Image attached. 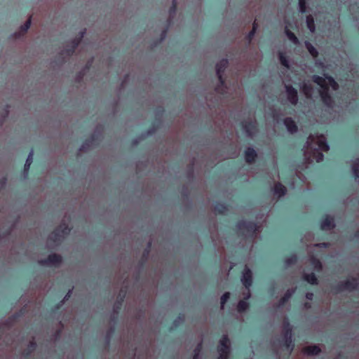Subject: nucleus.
<instances>
[{
	"label": "nucleus",
	"instance_id": "27",
	"mask_svg": "<svg viewBox=\"0 0 359 359\" xmlns=\"http://www.w3.org/2000/svg\"><path fill=\"white\" fill-rule=\"evenodd\" d=\"M306 25L308 29L311 32H314L316 30V25L314 22V18L311 15H309L306 18Z\"/></svg>",
	"mask_w": 359,
	"mask_h": 359
},
{
	"label": "nucleus",
	"instance_id": "46",
	"mask_svg": "<svg viewBox=\"0 0 359 359\" xmlns=\"http://www.w3.org/2000/svg\"><path fill=\"white\" fill-rule=\"evenodd\" d=\"M313 297H314V294L313 292H307L306 294V298L308 299V300H310V301H312L313 299Z\"/></svg>",
	"mask_w": 359,
	"mask_h": 359
},
{
	"label": "nucleus",
	"instance_id": "44",
	"mask_svg": "<svg viewBox=\"0 0 359 359\" xmlns=\"http://www.w3.org/2000/svg\"><path fill=\"white\" fill-rule=\"evenodd\" d=\"M315 246L317 248H327L330 246V243H325V242L319 243L316 244Z\"/></svg>",
	"mask_w": 359,
	"mask_h": 359
},
{
	"label": "nucleus",
	"instance_id": "12",
	"mask_svg": "<svg viewBox=\"0 0 359 359\" xmlns=\"http://www.w3.org/2000/svg\"><path fill=\"white\" fill-rule=\"evenodd\" d=\"M285 90L288 101L292 105L295 106L298 102V93L297 89L291 85H287L285 86Z\"/></svg>",
	"mask_w": 359,
	"mask_h": 359
},
{
	"label": "nucleus",
	"instance_id": "25",
	"mask_svg": "<svg viewBox=\"0 0 359 359\" xmlns=\"http://www.w3.org/2000/svg\"><path fill=\"white\" fill-rule=\"evenodd\" d=\"M305 46L313 57L316 58L318 56V51L309 41H305Z\"/></svg>",
	"mask_w": 359,
	"mask_h": 359
},
{
	"label": "nucleus",
	"instance_id": "54",
	"mask_svg": "<svg viewBox=\"0 0 359 359\" xmlns=\"http://www.w3.org/2000/svg\"><path fill=\"white\" fill-rule=\"evenodd\" d=\"M165 34H166V30H164L163 32V33H162V37L161 38L163 39L165 37Z\"/></svg>",
	"mask_w": 359,
	"mask_h": 359
},
{
	"label": "nucleus",
	"instance_id": "40",
	"mask_svg": "<svg viewBox=\"0 0 359 359\" xmlns=\"http://www.w3.org/2000/svg\"><path fill=\"white\" fill-rule=\"evenodd\" d=\"M31 26V18H29L26 22L21 26L20 29L22 33H26Z\"/></svg>",
	"mask_w": 359,
	"mask_h": 359
},
{
	"label": "nucleus",
	"instance_id": "4",
	"mask_svg": "<svg viewBox=\"0 0 359 359\" xmlns=\"http://www.w3.org/2000/svg\"><path fill=\"white\" fill-rule=\"evenodd\" d=\"M71 228L65 223L59 225L49 236L53 242H59L70 233Z\"/></svg>",
	"mask_w": 359,
	"mask_h": 359
},
{
	"label": "nucleus",
	"instance_id": "13",
	"mask_svg": "<svg viewBox=\"0 0 359 359\" xmlns=\"http://www.w3.org/2000/svg\"><path fill=\"white\" fill-rule=\"evenodd\" d=\"M336 226L334 218L330 215H325L320 219V229L322 230H332Z\"/></svg>",
	"mask_w": 359,
	"mask_h": 359
},
{
	"label": "nucleus",
	"instance_id": "14",
	"mask_svg": "<svg viewBox=\"0 0 359 359\" xmlns=\"http://www.w3.org/2000/svg\"><path fill=\"white\" fill-rule=\"evenodd\" d=\"M284 125L285 126L287 130L291 133H296L298 130L297 125L295 121L291 117L285 118L283 120Z\"/></svg>",
	"mask_w": 359,
	"mask_h": 359
},
{
	"label": "nucleus",
	"instance_id": "11",
	"mask_svg": "<svg viewBox=\"0 0 359 359\" xmlns=\"http://www.w3.org/2000/svg\"><path fill=\"white\" fill-rule=\"evenodd\" d=\"M219 353H230V340L227 335H223L219 340L217 346Z\"/></svg>",
	"mask_w": 359,
	"mask_h": 359
},
{
	"label": "nucleus",
	"instance_id": "18",
	"mask_svg": "<svg viewBox=\"0 0 359 359\" xmlns=\"http://www.w3.org/2000/svg\"><path fill=\"white\" fill-rule=\"evenodd\" d=\"M286 187L280 182L276 183L273 187V194L278 198L283 197L286 194Z\"/></svg>",
	"mask_w": 359,
	"mask_h": 359
},
{
	"label": "nucleus",
	"instance_id": "50",
	"mask_svg": "<svg viewBox=\"0 0 359 359\" xmlns=\"http://www.w3.org/2000/svg\"><path fill=\"white\" fill-rule=\"evenodd\" d=\"M114 332V328H110V330L107 332V338L108 340L109 339L110 334H112Z\"/></svg>",
	"mask_w": 359,
	"mask_h": 359
},
{
	"label": "nucleus",
	"instance_id": "20",
	"mask_svg": "<svg viewBox=\"0 0 359 359\" xmlns=\"http://www.w3.org/2000/svg\"><path fill=\"white\" fill-rule=\"evenodd\" d=\"M95 141V135H92L83 142L80 148V150L83 151L88 150L93 146Z\"/></svg>",
	"mask_w": 359,
	"mask_h": 359
},
{
	"label": "nucleus",
	"instance_id": "56",
	"mask_svg": "<svg viewBox=\"0 0 359 359\" xmlns=\"http://www.w3.org/2000/svg\"><path fill=\"white\" fill-rule=\"evenodd\" d=\"M148 254H149V250H146L145 252H144V255L147 256Z\"/></svg>",
	"mask_w": 359,
	"mask_h": 359
},
{
	"label": "nucleus",
	"instance_id": "57",
	"mask_svg": "<svg viewBox=\"0 0 359 359\" xmlns=\"http://www.w3.org/2000/svg\"><path fill=\"white\" fill-rule=\"evenodd\" d=\"M190 170H191V173L192 174V172H193V165H191V166L190 168Z\"/></svg>",
	"mask_w": 359,
	"mask_h": 359
},
{
	"label": "nucleus",
	"instance_id": "32",
	"mask_svg": "<svg viewBox=\"0 0 359 359\" xmlns=\"http://www.w3.org/2000/svg\"><path fill=\"white\" fill-rule=\"evenodd\" d=\"M292 292L288 290L285 293V294L280 299V300L278 302V306H284L289 301V299L292 297Z\"/></svg>",
	"mask_w": 359,
	"mask_h": 359
},
{
	"label": "nucleus",
	"instance_id": "2",
	"mask_svg": "<svg viewBox=\"0 0 359 359\" xmlns=\"http://www.w3.org/2000/svg\"><path fill=\"white\" fill-rule=\"evenodd\" d=\"M280 341L281 346L289 351L290 354L293 351L294 343L293 341L292 328L288 320L284 322L283 337Z\"/></svg>",
	"mask_w": 359,
	"mask_h": 359
},
{
	"label": "nucleus",
	"instance_id": "41",
	"mask_svg": "<svg viewBox=\"0 0 359 359\" xmlns=\"http://www.w3.org/2000/svg\"><path fill=\"white\" fill-rule=\"evenodd\" d=\"M177 0H172V6H170V8L169 9L170 15H172L175 13L176 11H177Z\"/></svg>",
	"mask_w": 359,
	"mask_h": 359
},
{
	"label": "nucleus",
	"instance_id": "6",
	"mask_svg": "<svg viewBox=\"0 0 359 359\" xmlns=\"http://www.w3.org/2000/svg\"><path fill=\"white\" fill-rule=\"evenodd\" d=\"M62 262V257L58 254H50L47 258L39 261V264L41 266L58 267Z\"/></svg>",
	"mask_w": 359,
	"mask_h": 359
},
{
	"label": "nucleus",
	"instance_id": "1",
	"mask_svg": "<svg viewBox=\"0 0 359 359\" xmlns=\"http://www.w3.org/2000/svg\"><path fill=\"white\" fill-rule=\"evenodd\" d=\"M229 65V61L224 58L216 64V74L219 80V84L215 87V90L217 93L224 95L226 90L225 79L223 76L224 72Z\"/></svg>",
	"mask_w": 359,
	"mask_h": 359
},
{
	"label": "nucleus",
	"instance_id": "58",
	"mask_svg": "<svg viewBox=\"0 0 359 359\" xmlns=\"http://www.w3.org/2000/svg\"><path fill=\"white\" fill-rule=\"evenodd\" d=\"M305 306H306V307H309V303H306V304H305Z\"/></svg>",
	"mask_w": 359,
	"mask_h": 359
},
{
	"label": "nucleus",
	"instance_id": "31",
	"mask_svg": "<svg viewBox=\"0 0 359 359\" xmlns=\"http://www.w3.org/2000/svg\"><path fill=\"white\" fill-rule=\"evenodd\" d=\"M306 97H310L313 91V87L310 83H304L301 87Z\"/></svg>",
	"mask_w": 359,
	"mask_h": 359
},
{
	"label": "nucleus",
	"instance_id": "21",
	"mask_svg": "<svg viewBox=\"0 0 359 359\" xmlns=\"http://www.w3.org/2000/svg\"><path fill=\"white\" fill-rule=\"evenodd\" d=\"M303 278L305 281L312 285H316L318 284V280L314 273H304Z\"/></svg>",
	"mask_w": 359,
	"mask_h": 359
},
{
	"label": "nucleus",
	"instance_id": "52",
	"mask_svg": "<svg viewBox=\"0 0 359 359\" xmlns=\"http://www.w3.org/2000/svg\"><path fill=\"white\" fill-rule=\"evenodd\" d=\"M257 28H258V23L257 22V20H255L253 23H252V29H255V32H257Z\"/></svg>",
	"mask_w": 359,
	"mask_h": 359
},
{
	"label": "nucleus",
	"instance_id": "49",
	"mask_svg": "<svg viewBox=\"0 0 359 359\" xmlns=\"http://www.w3.org/2000/svg\"><path fill=\"white\" fill-rule=\"evenodd\" d=\"M317 154H318V160H317V161L320 162V161H322L323 159L324 156L320 151H317Z\"/></svg>",
	"mask_w": 359,
	"mask_h": 359
},
{
	"label": "nucleus",
	"instance_id": "24",
	"mask_svg": "<svg viewBox=\"0 0 359 359\" xmlns=\"http://www.w3.org/2000/svg\"><path fill=\"white\" fill-rule=\"evenodd\" d=\"M36 344L34 340L29 341L28 347L24 351V355L25 358H29L32 355V352L35 350Z\"/></svg>",
	"mask_w": 359,
	"mask_h": 359
},
{
	"label": "nucleus",
	"instance_id": "8",
	"mask_svg": "<svg viewBox=\"0 0 359 359\" xmlns=\"http://www.w3.org/2000/svg\"><path fill=\"white\" fill-rule=\"evenodd\" d=\"M127 293L126 288H121L119 291V293L116 297V300L113 306L114 313L116 314H118L121 309H122L123 304L124 302Z\"/></svg>",
	"mask_w": 359,
	"mask_h": 359
},
{
	"label": "nucleus",
	"instance_id": "35",
	"mask_svg": "<svg viewBox=\"0 0 359 359\" xmlns=\"http://www.w3.org/2000/svg\"><path fill=\"white\" fill-rule=\"evenodd\" d=\"M311 264H313V266L314 269H315L317 271H321V270H322V269H323V265H322L321 262H320L318 259H317V258H316V257H313L311 259Z\"/></svg>",
	"mask_w": 359,
	"mask_h": 359
},
{
	"label": "nucleus",
	"instance_id": "37",
	"mask_svg": "<svg viewBox=\"0 0 359 359\" xmlns=\"http://www.w3.org/2000/svg\"><path fill=\"white\" fill-rule=\"evenodd\" d=\"M325 79L327 81L329 86H330L334 90H337L338 88L339 85L332 76L325 75Z\"/></svg>",
	"mask_w": 359,
	"mask_h": 359
},
{
	"label": "nucleus",
	"instance_id": "30",
	"mask_svg": "<svg viewBox=\"0 0 359 359\" xmlns=\"http://www.w3.org/2000/svg\"><path fill=\"white\" fill-rule=\"evenodd\" d=\"M285 35L287 36L290 41H291L294 44L299 43V39L296 36V35L291 32L287 27L285 28Z\"/></svg>",
	"mask_w": 359,
	"mask_h": 359
},
{
	"label": "nucleus",
	"instance_id": "29",
	"mask_svg": "<svg viewBox=\"0 0 359 359\" xmlns=\"http://www.w3.org/2000/svg\"><path fill=\"white\" fill-rule=\"evenodd\" d=\"M184 321V317L183 315H179L172 322L170 330H175L178 328L181 324Z\"/></svg>",
	"mask_w": 359,
	"mask_h": 359
},
{
	"label": "nucleus",
	"instance_id": "17",
	"mask_svg": "<svg viewBox=\"0 0 359 359\" xmlns=\"http://www.w3.org/2000/svg\"><path fill=\"white\" fill-rule=\"evenodd\" d=\"M250 297V293L248 292L245 298L238 302L237 305V311L239 313H243L248 309L249 303L248 302V300Z\"/></svg>",
	"mask_w": 359,
	"mask_h": 359
},
{
	"label": "nucleus",
	"instance_id": "3",
	"mask_svg": "<svg viewBox=\"0 0 359 359\" xmlns=\"http://www.w3.org/2000/svg\"><path fill=\"white\" fill-rule=\"evenodd\" d=\"M237 230L244 235L245 232L249 233L251 237H254L258 230L257 224L254 222H247L245 220H240L236 224Z\"/></svg>",
	"mask_w": 359,
	"mask_h": 359
},
{
	"label": "nucleus",
	"instance_id": "48",
	"mask_svg": "<svg viewBox=\"0 0 359 359\" xmlns=\"http://www.w3.org/2000/svg\"><path fill=\"white\" fill-rule=\"evenodd\" d=\"M20 315H13L11 316L8 320H7V323H9L11 321L15 320L17 318H18Z\"/></svg>",
	"mask_w": 359,
	"mask_h": 359
},
{
	"label": "nucleus",
	"instance_id": "19",
	"mask_svg": "<svg viewBox=\"0 0 359 359\" xmlns=\"http://www.w3.org/2000/svg\"><path fill=\"white\" fill-rule=\"evenodd\" d=\"M241 125L248 136H251L252 132L256 129L255 124L252 121H244Z\"/></svg>",
	"mask_w": 359,
	"mask_h": 359
},
{
	"label": "nucleus",
	"instance_id": "53",
	"mask_svg": "<svg viewBox=\"0 0 359 359\" xmlns=\"http://www.w3.org/2000/svg\"><path fill=\"white\" fill-rule=\"evenodd\" d=\"M354 236L359 238V229L355 232Z\"/></svg>",
	"mask_w": 359,
	"mask_h": 359
},
{
	"label": "nucleus",
	"instance_id": "28",
	"mask_svg": "<svg viewBox=\"0 0 359 359\" xmlns=\"http://www.w3.org/2000/svg\"><path fill=\"white\" fill-rule=\"evenodd\" d=\"M33 156H34V151H33V149H32L29 154H28V156L26 159V161H25V163L24 165V171L25 172H28L29 168H30V166L32 163V161H33Z\"/></svg>",
	"mask_w": 359,
	"mask_h": 359
},
{
	"label": "nucleus",
	"instance_id": "43",
	"mask_svg": "<svg viewBox=\"0 0 359 359\" xmlns=\"http://www.w3.org/2000/svg\"><path fill=\"white\" fill-rule=\"evenodd\" d=\"M255 33H256L255 29H252V30L248 33V34L246 36V39H247L248 43H251L252 39L255 36Z\"/></svg>",
	"mask_w": 359,
	"mask_h": 359
},
{
	"label": "nucleus",
	"instance_id": "9",
	"mask_svg": "<svg viewBox=\"0 0 359 359\" xmlns=\"http://www.w3.org/2000/svg\"><path fill=\"white\" fill-rule=\"evenodd\" d=\"M319 94L324 105L330 108L333 107L334 100L330 93L329 86L320 90Z\"/></svg>",
	"mask_w": 359,
	"mask_h": 359
},
{
	"label": "nucleus",
	"instance_id": "7",
	"mask_svg": "<svg viewBox=\"0 0 359 359\" xmlns=\"http://www.w3.org/2000/svg\"><path fill=\"white\" fill-rule=\"evenodd\" d=\"M85 34V32H81L80 33V35L78 37H76L71 41V46L67 47L66 49H65L62 54H64L67 55V57H71L74 53L76 48L81 43V41L82 38L83 37V35Z\"/></svg>",
	"mask_w": 359,
	"mask_h": 359
},
{
	"label": "nucleus",
	"instance_id": "26",
	"mask_svg": "<svg viewBox=\"0 0 359 359\" xmlns=\"http://www.w3.org/2000/svg\"><path fill=\"white\" fill-rule=\"evenodd\" d=\"M351 168L353 170V177L356 180L359 178V158H356L353 161Z\"/></svg>",
	"mask_w": 359,
	"mask_h": 359
},
{
	"label": "nucleus",
	"instance_id": "45",
	"mask_svg": "<svg viewBox=\"0 0 359 359\" xmlns=\"http://www.w3.org/2000/svg\"><path fill=\"white\" fill-rule=\"evenodd\" d=\"M230 353H219L217 359H229Z\"/></svg>",
	"mask_w": 359,
	"mask_h": 359
},
{
	"label": "nucleus",
	"instance_id": "5",
	"mask_svg": "<svg viewBox=\"0 0 359 359\" xmlns=\"http://www.w3.org/2000/svg\"><path fill=\"white\" fill-rule=\"evenodd\" d=\"M358 287V281L355 278L346 280L343 282L339 283L334 287V290L336 293L341 292L342 291H353L357 290Z\"/></svg>",
	"mask_w": 359,
	"mask_h": 359
},
{
	"label": "nucleus",
	"instance_id": "34",
	"mask_svg": "<svg viewBox=\"0 0 359 359\" xmlns=\"http://www.w3.org/2000/svg\"><path fill=\"white\" fill-rule=\"evenodd\" d=\"M318 146L320 150L322 151H328L330 149V146L327 141L323 138V140H319L318 142Z\"/></svg>",
	"mask_w": 359,
	"mask_h": 359
},
{
	"label": "nucleus",
	"instance_id": "16",
	"mask_svg": "<svg viewBox=\"0 0 359 359\" xmlns=\"http://www.w3.org/2000/svg\"><path fill=\"white\" fill-rule=\"evenodd\" d=\"M302 352L307 355H317L320 353L321 349L318 345L308 346L302 349Z\"/></svg>",
	"mask_w": 359,
	"mask_h": 359
},
{
	"label": "nucleus",
	"instance_id": "47",
	"mask_svg": "<svg viewBox=\"0 0 359 359\" xmlns=\"http://www.w3.org/2000/svg\"><path fill=\"white\" fill-rule=\"evenodd\" d=\"M63 304H64V301H61L60 303H58V304H55V305L54 306L53 310H54V311L59 310V309L62 307V306L63 305Z\"/></svg>",
	"mask_w": 359,
	"mask_h": 359
},
{
	"label": "nucleus",
	"instance_id": "38",
	"mask_svg": "<svg viewBox=\"0 0 359 359\" xmlns=\"http://www.w3.org/2000/svg\"><path fill=\"white\" fill-rule=\"evenodd\" d=\"M299 6L301 13H307V2L306 0H299Z\"/></svg>",
	"mask_w": 359,
	"mask_h": 359
},
{
	"label": "nucleus",
	"instance_id": "39",
	"mask_svg": "<svg viewBox=\"0 0 359 359\" xmlns=\"http://www.w3.org/2000/svg\"><path fill=\"white\" fill-rule=\"evenodd\" d=\"M229 298H230V293L229 292H226L222 294V296L220 298V304H221L222 309L224 308V305L228 302Z\"/></svg>",
	"mask_w": 359,
	"mask_h": 359
},
{
	"label": "nucleus",
	"instance_id": "36",
	"mask_svg": "<svg viewBox=\"0 0 359 359\" xmlns=\"http://www.w3.org/2000/svg\"><path fill=\"white\" fill-rule=\"evenodd\" d=\"M297 262V257L296 255L292 254L287 257L285 259V264L290 266L292 264H295Z\"/></svg>",
	"mask_w": 359,
	"mask_h": 359
},
{
	"label": "nucleus",
	"instance_id": "42",
	"mask_svg": "<svg viewBox=\"0 0 359 359\" xmlns=\"http://www.w3.org/2000/svg\"><path fill=\"white\" fill-rule=\"evenodd\" d=\"M201 348H202V344H199L194 350V354L193 356V359H199V353H200Z\"/></svg>",
	"mask_w": 359,
	"mask_h": 359
},
{
	"label": "nucleus",
	"instance_id": "55",
	"mask_svg": "<svg viewBox=\"0 0 359 359\" xmlns=\"http://www.w3.org/2000/svg\"><path fill=\"white\" fill-rule=\"evenodd\" d=\"M147 133H148V134H151V133H154V130H153L152 129L149 128V129L148 130Z\"/></svg>",
	"mask_w": 359,
	"mask_h": 359
},
{
	"label": "nucleus",
	"instance_id": "10",
	"mask_svg": "<svg viewBox=\"0 0 359 359\" xmlns=\"http://www.w3.org/2000/svg\"><path fill=\"white\" fill-rule=\"evenodd\" d=\"M241 281L245 287L248 290H249L252 285V272L248 266H245L242 272Z\"/></svg>",
	"mask_w": 359,
	"mask_h": 359
},
{
	"label": "nucleus",
	"instance_id": "33",
	"mask_svg": "<svg viewBox=\"0 0 359 359\" xmlns=\"http://www.w3.org/2000/svg\"><path fill=\"white\" fill-rule=\"evenodd\" d=\"M279 60L280 62V64L284 66L285 67L289 69L290 68V62L287 59V57L285 55V54L283 52L279 53Z\"/></svg>",
	"mask_w": 359,
	"mask_h": 359
},
{
	"label": "nucleus",
	"instance_id": "15",
	"mask_svg": "<svg viewBox=\"0 0 359 359\" xmlns=\"http://www.w3.org/2000/svg\"><path fill=\"white\" fill-rule=\"evenodd\" d=\"M245 160L248 163H253L257 158L256 151L252 147H248L244 152Z\"/></svg>",
	"mask_w": 359,
	"mask_h": 359
},
{
	"label": "nucleus",
	"instance_id": "23",
	"mask_svg": "<svg viewBox=\"0 0 359 359\" xmlns=\"http://www.w3.org/2000/svg\"><path fill=\"white\" fill-rule=\"evenodd\" d=\"M227 205L222 203H217L214 207V210L217 214L224 215L227 211Z\"/></svg>",
	"mask_w": 359,
	"mask_h": 359
},
{
	"label": "nucleus",
	"instance_id": "51",
	"mask_svg": "<svg viewBox=\"0 0 359 359\" xmlns=\"http://www.w3.org/2000/svg\"><path fill=\"white\" fill-rule=\"evenodd\" d=\"M71 293H72V291H71V290H69V291L67 292V294L65 295V298H64V299H63V300H62V301H64V303L65 302V301H66V300H67V299L70 297V296H71Z\"/></svg>",
	"mask_w": 359,
	"mask_h": 359
},
{
	"label": "nucleus",
	"instance_id": "22",
	"mask_svg": "<svg viewBox=\"0 0 359 359\" xmlns=\"http://www.w3.org/2000/svg\"><path fill=\"white\" fill-rule=\"evenodd\" d=\"M312 81L318 85L322 89L328 87V85L326 84V79L325 77L323 78L322 76H320L318 75H313L312 76Z\"/></svg>",
	"mask_w": 359,
	"mask_h": 359
}]
</instances>
